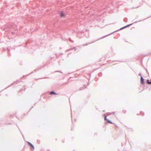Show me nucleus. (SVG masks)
Segmentation results:
<instances>
[{
    "instance_id": "5",
    "label": "nucleus",
    "mask_w": 151,
    "mask_h": 151,
    "mask_svg": "<svg viewBox=\"0 0 151 151\" xmlns=\"http://www.w3.org/2000/svg\"><path fill=\"white\" fill-rule=\"evenodd\" d=\"M50 94H56L53 91H51L50 93Z\"/></svg>"
},
{
    "instance_id": "3",
    "label": "nucleus",
    "mask_w": 151,
    "mask_h": 151,
    "mask_svg": "<svg viewBox=\"0 0 151 151\" xmlns=\"http://www.w3.org/2000/svg\"><path fill=\"white\" fill-rule=\"evenodd\" d=\"M141 83L144 84V80L143 79L142 77H141Z\"/></svg>"
},
{
    "instance_id": "6",
    "label": "nucleus",
    "mask_w": 151,
    "mask_h": 151,
    "mask_svg": "<svg viewBox=\"0 0 151 151\" xmlns=\"http://www.w3.org/2000/svg\"><path fill=\"white\" fill-rule=\"evenodd\" d=\"M147 82L149 84H151V81H150L149 80H148L147 81Z\"/></svg>"
},
{
    "instance_id": "2",
    "label": "nucleus",
    "mask_w": 151,
    "mask_h": 151,
    "mask_svg": "<svg viewBox=\"0 0 151 151\" xmlns=\"http://www.w3.org/2000/svg\"><path fill=\"white\" fill-rule=\"evenodd\" d=\"M27 142L28 144L30 146V147L32 148L33 150H34V147L33 145L28 142Z\"/></svg>"
},
{
    "instance_id": "7",
    "label": "nucleus",
    "mask_w": 151,
    "mask_h": 151,
    "mask_svg": "<svg viewBox=\"0 0 151 151\" xmlns=\"http://www.w3.org/2000/svg\"><path fill=\"white\" fill-rule=\"evenodd\" d=\"M128 26H129V25L127 26H125V27H124L122 28H121V29H120V30H121V29H123V28H125V27H128Z\"/></svg>"
},
{
    "instance_id": "1",
    "label": "nucleus",
    "mask_w": 151,
    "mask_h": 151,
    "mask_svg": "<svg viewBox=\"0 0 151 151\" xmlns=\"http://www.w3.org/2000/svg\"><path fill=\"white\" fill-rule=\"evenodd\" d=\"M60 16L61 17H65V15L63 12L62 11L60 12Z\"/></svg>"
},
{
    "instance_id": "4",
    "label": "nucleus",
    "mask_w": 151,
    "mask_h": 151,
    "mask_svg": "<svg viewBox=\"0 0 151 151\" xmlns=\"http://www.w3.org/2000/svg\"><path fill=\"white\" fill-rule=\"evenodd\" d=\"M104 119L105 120H106L109 123H110V124H112V123L110 121H109V120H108V119H106V116L105 117V118H104Z\"/></svg>"
}]
</instances>
